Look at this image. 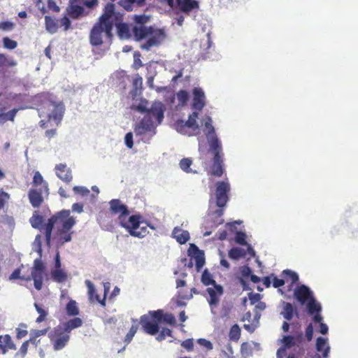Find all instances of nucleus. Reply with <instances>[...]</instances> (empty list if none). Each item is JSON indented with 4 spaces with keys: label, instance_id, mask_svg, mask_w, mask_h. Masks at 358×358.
<instances>
[{
    "label": "nucleus",
    "instance_id": "nucleus-14",
    "mask_svg": "<svg viewBox=\"0 0 358 358\" xmlns=\"http://www.w3.org/2000/svg\"><path fill=\"white\" fill-rule=\"evenodd\" d=\"M48 192H43L41 189L31 188L28 193L29 202L34 208H38L43 202L44 196H47Z\"/></svg>",
    "mask_w": 358,
    "mask_h": 358
},
{
    "label": "nucleus",
    "instance_id": "nucleus-53",
    "mask_svg": "<svg viewBox=\"0 0 358 358\" xmlns=\"http://www.w3.org/2000/svg\"><path fill=\"white\" fill-rule=\"evenodd\" d=\"M283 273L290 278L292 283H296L299 280V275L296 273L290 271V270H285Z\"/></svg>",
    "mask_w": 358,
    "mask_h": 358
},
{
    "label": "nucleus",
    "instance_id": "nucleus-5",
    "mask_svg": "<svg viewBox=\"0 0 358 358\" xmlns=\"http://www.w3.org/2000/svg\"><path fill=\"white\" fill-rule=\"evenodd\" d=\"M230 192L229 183L227 181H219L216 183L215 202L219 209L213 211L210 215L212 222L211 227H217L224 222L222 215L224 208L229 201V193Z\"/></svg>",
    "mask_w": 358,
    "mask_h": 358
},
{
    "label": "nucleus",
    "instance_id": "nucleus-64",
    "mask_svg": "<svg viewBox=\"0 0 358 358\" xmlns=\"http://www.w3.org/2000/svg\"><path fill=\"white\" fill-rule=\"evenodd\" d=\"M285 285V280L282 279H279L277 277L274 276L273 278V286L275 288H279Z\"/></svg>",
    "mask_w": 358,
    "mask_h": 358
},
{
    "label": "nucleus",
    "instance_id": "nucleus-33",
    "mask_svg": "<svg viewBox=\"0 0 358 358\" xmlns=\"http://www.w3.org/2000/svg\"><path fill=\"white\" fill-rule=\"evenodd\" d=\"M19 110V108H13L6 113H0V124H3L8 120L13 122Z\"/></svg>",
    "mask_w": 358,
    "mask_h": 358
},
{
    "label": "nucleus",
    "instance_id": "nucleus-55",
    "mask_svg": "<svg viewBox=\"0 0 358 358\" xmlns=\"http://www.w3.org/2000/svg\"><path fill=\"white\" fill-rule=\"evenodd\" d=\"M143 85V78L138 75H136L135 78L133 80V86L135 90H137L138 88L141 89Z\"/></svg>",
    "mask_w": 358,
    "mask_h": 358
},
{
    "label": "nucleus",
    "instance_id": "nucleus-57",
    "mask_svg": "<svg viewBox=\"0 0 358 358\" xmlns=\"http://www.w3.org/2000/svg\"><path fill=\"white\" fill-rule=\"evenodd\" d=\"M83 12V7L80 6H73L71 7V15L73 17H77Z\"/></svg>",
    "mask_w": 358,
    "mask_h": 358
},
{
    "label": "nucleus",
    "instance_id": "nucleus-11",
    "mask_svg": "<svg viewBox=\"0 0 358 358\" xmlns=\"http://www.w3.org/2000/svg\"><path fill=\"white\" fill-rule=\"evenodd\" d=\"M148 37L149 38L141 45V49L149 50L153 46L159 45L165 39L166 33L164 29L150 26Z\"/></svg>",
    "mask_w": 358,
    "mask_h": 358
},
{
    "label": "nucleus",
    "instance_id": "nucleus-59",
    "mask_svg": "<svg viewBox=\"0 0 358 358\" xmlns=\"http://www.w3.org/2000/svg\"><path fill=\"white\" fill-rule=\"evenodd\" d=\"M305 336L308 341H310L313 339V327L311 323L307 326L305 331Z\"/></svg>",
    "mask_w": 358,
    "mask_h": 358
},
{
    "label": "nucleus",
    "instance_id": "nucleus-39",
    "mask_svg": "<svg viewBox=\"0 0 358 358\" xmlns=\"http://www.w3.org/2000/svg\"><path fill=\"white\" fill-rule=\"evenodd\" d=\"M66 314L69 316L75 317L79 314V309L77 303L73 300H70L66 306Z\"/></svg>",
    "mask_w": 358,
    "mask_h": 358
},
{
    "label": "nucleus",
    "instance_id": "nucleus-54",
    "mask_svg": "<svg viewBox=\"0 0 358 358\" xmlns=\"http://www.w3.org/2000/svg\"><path fill=\"white\" fill-rule=\"evenodd\" d=\"M134 20L138 24V26H145V24L148 20V17L145 15H136Z\"/></svg>",
    "mask_w": 358,
    "mask_h": 358
},
{
    "label": "nucleus",
    "instance_id": "nucleus-19",
    "mask_svg": "<svg viewBox=\"0 0 358 358\" xmlns=\"http://www.w3.org/2000/svg\"><path fill=\"white\" fill-rule=\"evenodd\" d=\"M198 113L193 112L189 115V118L187 121L182 120H178L176 122L177 129L180 132H182L185 127L196 130L199 129V125L196 123V119L198 118Z\"/></svg>",
    "mask_w": 358,
    "mask_h": 358
},
{
    "label": "nucleus",
    "instance_id": "nucleus-18",
    "mask_svg": "<svg viewBox=\"0 0 358 358\" xmlns=\"http://www.w3.org/2000/svg\"><path fill=\"white\" fill-rule=\"evenodd\" d=\"M154 129L153 121L150 115L146 114L135 127L134 132L137 136H141Z\"/></svg>",
    "mask_w": 358,
    "mask_h": 358
},
{
    "label": "nucleus",
    "instance_id": "nucleus-30",
    "mask_svg": "<svg viewBox=\"0 0 358 358\" xmlns=\"http://www.w3.org/2000/svg\"><path fill=\"white\" fill-rule=\"evenodd\" d=\"M294 312L296 315H298V312L294 310V306L292 303L288 302H284L283 311L281 313V315L286 320H291L294 316Z\"/></svg>",
    "mask_w": 358,
    "mask_h": 358
},
{
    "label": "nucleus",
    "instance_id": "nucleus-50",
    "mask_svg": "<svg viewBox=\"0 0 358 358\" xmlns=\"http://www.w3.org/2000/svg\"><path fill=\"white\" fill-rule=\"evenodd\" d=\"M73 190L75 192V194H80L83 196H87L90 193V190L87 188L83 186H75L73 187Z\"/></svg>",
    "mask_w": 358,
    "mask_h": 358
},
{
    "label": "nucleus",
    "instance_id": "nucleus-38",
    "mask_svg": "<svg viewBox=\"0 0 358 358\" xmlns=\"http://www.w3.org/2000/svg\"><path fill=\"white\" fill-rule=\"evenodd\" d=\"M34 307L37 313L39 314V316L36 318V322L37 323H41L42 322L45 321L47 320V316L48 315V310L37 303H34Z\"/></svg>",
    "mask_w": 358,
    "mask_h": 358
},
{
    "label": "nucleus",
    "instance_id": "nucleus-35",
    "mask_svg": "<svg viewBox=\"0 0 358 358\" xmlns=\"http://www.w3.org/2000/svg\"><path fill=\"white\" fill-rule=\"evenodd\" d=\"M45 23L46 30L51 33L54 34L57 31L58 25L57 21L50 16H45Z\"/></svg>",
    "mask_w": 358,
    "mask_h": 358
},
{
    "label": "nucleus",
    "instance_id": "nucleus-15",
    "mask_svg": "<svg viewBox=\"0 0 358 358\" xmlns=\"http://www.w3.org/2000/svg\"><path fill=\"white\" fill-rule=\"evenodd\" d=\"M294 296L301 304H305L313 297L310 288L304 285L297 287L294 291Z\"/></svg>",
    "mask_w": 358,
    "mask_h": 358
},
{
    "label": "nucleus",
    "instance_id": "nucleus-9",
    "mask_svg": "<svg viewBox=\"0 0 358 358\" xmlns=\"http://www.w3.org/2000/svg\"><path fill=\"white\" fill-rule=\"evenodd\" d=\"M112 29L113 26L117 28V36L121 39H128L131 36L129 27L127 23L123 22V14L115 10V5L113 3V14H111Z\"/></svg>",
    "mask_w": 358,
    "mask_h": 358
},
{
    "label": "nucleus",
    "instance_id": "nucleus-4",
    "mask_svg": "<svg viewBox=\"0 0 358 358\" xmlns=\"http://www.w3.org/2000/svg\"><path fill=\"white\" fill-rule=\"evenodd\" d=\"M83 324L80 317H74L55 327L49 334L48 337L55 350L63 349L68 343L71 331L81 327Z\"/></svg>",
    "mask_w": 358,
    "mask_h": 358
},
{
    "label": "nucleus",
    "instance_id": "nucleus-25",
    "mask_svg": "<svg viewBox=\"0 0 358 358\" xmlns=\"http://www.w3.org/2000/svg\"><path fill=\"white\" fill-rule=\"evenodd\" d=\"M316 350L322 352L323 358H328L330 352V347L328 345L327 339L323 337H318L316 341Z\"/></svg>",
    "mask_w": 358,
    "mask_h": 358
},
{
    "label": "nucleus",
    "instance_id": "nucleus-29",
    "mask_svg": "<svg viewBox=\"0 0 358 358\" xmlns=\"http://www.w3.org/2000/svg\"><path fill=\"white\" fill-rule=\"evenodd\" d=\"M173 236L180 244H185L189 239V232L178 227L174 228Z\"/></svg>",
    "mask_w": 358,
    "mask_h": 358
},
{
    "label": "nucleus",
    "instance_id": "nucleus-40",
    "mask_svg": "<svg viewBox=\"0 0 358 358\" xmlns=\"http://www.w3.org/2000/svg\"><path fill=\"white\" fill-rule=\"evenodd\" d=\"M247 252L240 248H233L229 251V257L232 259H238L241 257H244Z\"/></svg>",
    "mask_w": 358,
    "mask_h": 358
},
{
    "label": "nucleus",
    "instance_id": "nucleus-36",
    "mask_svg": "<svg viewBox=\"0 0 358 358\" xmlns=\"http://www.w3.org/2000/svg\"><path fill=\"white\" fill-rule=\"evenodd\" d=\"M51 276L52 280L57 282H63L67 278L66 273L60 268H55L52 271Z\"/></svg>",
    "mask_w": 358,
    "mask_h": 358
},
{
    "label": "nucleus",
    "instance_id": "nucleus-27",
    "mask_svg": "<svg viewBox=\"0 0 358 358\" xmlns=\"http://www.w3.org/2000/svg\"><path fill=\"white\" fill-rule=\"evenodd\" d=\"M45 271H31V275L26 278L25 280H34V287L37 290H41L43 287V280Z\"/></svg>",
    "mask_w": 358,
    "mask_h": 358
},
{
    "label": "nucleus",
    "instance_id": "nucleus-17",
    "mask_svg": "<svg viewBox=\"0 0 358 358\" xmlns=\"http://www.w3.org/2000/svg\"><path fill=\"white\" fill-rule=\"evenodd\" d=\"M193 101L192 107L196 110H201L206 105V97L203 90L200 87H194L192 90Z\"/></svg>",
    "mask_w": 358,
    "mask_h": 358
},
{
    "label": "nucleus",
    "instance_id": "nucleus-22",
    "mask_svg": "<svg viewBox=\"0 0 358 358\" xmlns=\"http://www.w3.org/2000/svg\"><path fill=\"white\" fill-rule=\"evenodd\" d=\"M85 285L87 287L90 300L91 301H96L99 303L103 307H105L106 292L105 291L103 298L101 299L100 296L96 293V290L94 284L90 280H85Z\"/></svg>",
    "mask_w": 358,
    "mask_h": 358
},
{
    "label": "nucleus",
    "instance_id": "nucleus-42",
    "mask_svg": "<svg viewBox=\"0 0 358 358\" xmlns=\"http://www.w3.org/2000/svg\"><path fill=\"white\" fill-rule=\"evenodd\" d=\"M10 199V194L5 192L3 188L0 189V212L3 211L6 207Z\"/></svg>",
    "mask_w": 358,
    "mask_h": 358
},
{
    "label": "nucleus",
    "instance_id": "nucleus-47",
    "mask_svg": "<svg viewBox=\"0 0 358 358\" xmlns=\"http://www.w3.org/2000/svg\"><path fill=\"white\" fill-rule=\"evenodd\" d=\"M29 342H34V339L33 338H30L29 341H24L22 344V345H21V347L20 348V350L16 353L15 356L20 355L22 357H24L25 355L27 353V351H28V347H29Z\"/></svg>",
    "mask_w": 358,
    "mask_h": 358
},
{
    "label": "nucleus",
    "instance_id": "nucleus-62",
    "mask_svg": "<svg viewBox=\"0 0 358 358\" xmlns=\"http://www.w3.org/2000/svg\"><path fill=\"white\" fill-rule=\"evenodd\" d=\"M13 62H9L5 55L0 53V66H13Z\"/></svg>",
    "mask_w": 358,
    "mask_h": 358
},
{
    "label": "nucleus",
    "instance_id": "nucleus-46",
    "mask_svg": "<svg viewBox=\"0 0 358 358\" xmlns=\"http://www.w3.org/2000/svg\"><path fill=\"white\" fill-rule=\"evenodd\" d=\"M3 47L8 50H13L17 48V41L10 39L8 37H4L3 38Z\"/></svg>",
    "mask_w": 358,
    "mask_h": 358
},
{
    "label": "nucleus",
    "instance_id": "nucleus-31",
    "mask_svg": "<svg viewBox=\"0 0 358 358\" xmlns=\"http://www.w3.org/2000/svg\"><path fill=\"white\" fill-rule=\"evenodd\" d=\"M132 322L134 323L131 325L129 332L127 334L124 339V343H125V345H128L132 341L134 335L136 334L138 329L139 322H138V320L132 319Z\"/></svg>",
    "mask_w": 358,
    "mask_h": 358
},
{
    "label": "nucleus",
    "instance_id": "nucleus-32",
    "mask_svg": "<svg viewBox=\"0 0 358 358\" xmlns=\"http://www.w3.org/2000/svg\"><path fill=\"white\" fill-rule=\"evenodd\" d=\"M205 127L208 130L207 132L206 133V135L208 144L210 145V140H213L214 138L218 139L215 134L214 127L212 125L211 117H207V120L205 122Z\"/></svg>",
    "mask_w": 358,
    "mask_h": 358
},
{
    "label": "nucleus",
    "instance_id": "nucleus-16",
    "mask_svg": "<svg viewBox=\"0 0 358 358\" xmlns=\"http://www.w3.org/2000/svg\"><path fill=\"white\" fill-rule=\"evenodd\" d=\"M150 313L154 320L159 322H163L173 327L176 326V320L172 313H164L163 310L150 311Z\"/></svg>",
    "mask_w": 358,
    "mask_h": 358
},
{
    "label": "nucleus",
    "instance_id": "nucleus-52",
    "mask_svg": "<svg viewBox=\"0 0 358 358\" xmlns=\"http://www.w3.org/2000/svg\"><path fill=\"white\" fill-rule=\"evenodd\" d=\"M8 350H16V345L11 340V344H0V350L3 355H5Z\"/></svg>",
    "mask_w": 358,
    "mask_h": 358
},
{
    "label": "nucleus",
    "instance_id": "nucleus-10",
    "mask_svg": "<svg viewBox=\"0 0 358 358\" xmlns=\"http://www.w3.org/2000/svg\"><path fill=\"white\" fill-rule=\"evenodd\" d=\"M161 2H166L171 9H178L179 11L185 14L199 8V1L196 0H161Z\"/></svg>",
    "mask_w": 358,
    "mask_h": 358
},
{
    "label": "nucleus",
    "instance_id": "nucleus-2",
    "mask_svg": "<svg viewBox=\"0 0 358 358\" xmlns=\"http://www.w3.org/2000/svg\"><path fill=\"white\" fill-rule=\"evenodd\" d=\"M109 212L112 215H117L120 225L124 228L131 236L143 238L148 233L146 225L143 226L140 215H133L129 217L130 212L128 207L120 199H114L109 201Z\"/></svg>",
    "mask_w": 358,
    "mask_h": 358
},
{
    "label": "nucleus",
    "instance_id": "nucleus-3",
    "mask_svg": "<svg viewBox=\"0 0 358 358\" xmlns=\"http://www.w3.org/2000/svg\"><path fill=\"white\" fill-rule=\"evenodd\" d=\"M111 14L113 3H108L103 13L93 25L90 34V42L92 46H100L103 43V38L111 40L113 38Z\"/></svg>",
    "mask_w": 358,
    "mask_h": 358
},
{
    "label": "nucleus",
    "instance_id": "nucleus-58",
    "mask_svg": "<svg viewBox=\"0 0 358 358\" xmlns=\"http://www.w3.org/2000/svg\"><path fill=\"white\" fill-rule=\"evenodd\" d=\"M197 342L200 345L203 346L208 350H212L213 348L212 343L205 338H199Z\"/></svg>",
    "mask_w": 358,
    "mask_h": 358
},
{
    "label": "nucleus",
    "instance_id": "nucleus-13",
    "mask_svg": "<svg viewBox=\"0 0 358 358\" xmlns=\"http://www.w3.org/2000/svg\"><path fill=\"white\" fill-rule=\"evenodd\" d=\"M206 292L209 296L207 299L211 308H216L220 303V298L224 294V288L222 285L216 284L213 287H208Z\"/></svg>",
    "mask_w": 358,
    "mask_h": 358
},
{
    "label": "nucleus",
    "instance_id": "nucleus-23",
    "mask_svg": "<svg viewBox=\"0 0 358 358\" xmlns=\"http://www.w3.org/2000/svg\"><path fill=\"white\" fill-rule=\"evenodd\" d=\"M148 115L153 117L159 124L164 119V108L161 102L154 103L148 111Z\"/></svg>",
    "mask_w": 358,
    "mask_h": 358
},
{
    "label": "nucleus",
    "instance_id": "nucleus-37",
    "mask_svg": "<svg viewBox=\"0 0 358 358\" xmlns=\"http://www.w3.org/2000/svg\"><path fill=\"white\" fill-rule=\"evenodd\" d=\"M201 280V282L206 286H213L217 284L215 280L213 279V275L208 271V269H205L203 271Z\"/></svg>",
    "mask_w": 358,
    "mask_h": 358
},
{
    "label": "nucleus",
    "instance_id": "nucleus-20",
    "mask_svg": "<svg viewBox=\"0 0 358 358\" xmlns=\"http://www.w3.org/2000/svg\"><path fill=\"white\" fill-rule=\"evenodd\" d=\"M192 259H194L196 270L199 271L205 264L204 253L195 245L192 244L188 250Z\"/></svg>",
    "mask_w": 358,
    "mask_h": 358
},
{
    "label": "nucleus",
    "instance_id": "nucleus-34",
    "mask_svg": "<svg viewBox=\"0 0 358 358\" xmlns=\"http://www.w3.org/2000/svg\"><path fill=\"white\" fill-rule=\"evenodd\" d=\"M308 311L310 315H314L316 313H320L322 308L320 304L317 302L314 298V296L310 299L307 303Z\"/></svg>",
    "mask_w": 358,
    "mask_h": 358
},
{
    "label": "nucleus",
    "instance_id": "nucleus-63",
    "mask_svg": "<svg viewBox=\"0 0 358 358\" xmlns=\"http://www.w3.org/2000/svg\"><path fill=\"white\" fill-rule=\"evenodd\" d=\"M61 25L64 27V30H68L71 27V21L66 16L63 17L60 20Z\"/></svg>",
    "mask_w": 358,
    "mask_h": 358
},
{
    "label": "nucleus",
    "instance_id": "nucleus-8",
    "mask_svg": "<svg viewBox=\"0 0 358 358\" xmlns=\"http://www.w3.org/2000/svg\"><path fill=\"white\" fill-rule=\"evenodd\" d=\"M40 110V116L46 115L48 120H53L58 125L63 117L64 107L62 103L47 101L43 103Z\"/></svg>",
    "mask_w": 358,
    "mask_h": 358
},
{
    "label": "nucleus",
    "instance_id": "nucleus-61",
    "mask_svg": "<svg viewBox=\"0 0 358 358\" xmlns=\"http://www.w3.org/2000/svg\"><path fill=\"white\" fill-rule=\"evenodd\" d=\"M181 345L185 348L187 351H192L193 350L194 343L192 339H187L181 343Z\"/></svg>",
    "mask_w": 358,
    "mask_h": 358
},
{
    "label": "nucleus",
    "instance_id": "nucleus-26",
    "mask_svg": "<svg viewBox=\"0 0 358 358\" xmlns=\"http://www.w3.org/2000/svg\"><path fill=\"white\" fill-rule=\"evenodd\" d=\"M150 30V27L134 26L132 29V32L135 40L139 41L148 37Z\"/></svg>",
    "mask_w": 358,
    "mask_h": 358
},
{
    "label": "nucleus",
    "instance_id": "nucleus-48",
    "mask_svg": "<svg viewBox=\"0 0 358 358\" xmlns=\"http://www.w3.org/2000/svg\"><path fill=\"white\" fill-rule=\"evenodd\" d=\"M166 336L172 337V331L168 328H162L156 339L162 341L165 339Z\"/></svg>",
    "mask_w": 358,
    "mask_h": 358
},
{
    "label": "nucleus",
    "instance_id": "nucleus-44",
    "mask_svg": "<svg viewBox=\"0 0 358 358\" xmlns=\"http://www.w3.org/2000/svg\"><path fill=\"white\" fill-rule=\"evenodd\" d=\"M178 104L181 106H184L187 104L189 100V93L183 90L178 91L176 94Z\"/></svg>",
    "mask_w": 358,
    "mask_h": 358
},
{
    "label": "nucleus",
    "instance_id": "nucleus-24",
    "mask_svg": "<svg viewBox=\"0 0 358 358\" xmlns=\"http://www.w3.org/2000/svg\"><path fill=\"white\" fill-rule=\"evenodd\" d=\"M43 217L39 215L38 211H35L29 219V222L33 228L37 229L45 233V224H43Z\"/></svg>",
    "mask_w": 358,
    "mask_h": 358
},
{
    "label": "nucleus",
    "instance_id": "nucleus-60",
    "mask_svg": "<svg viewBox=\"0 0 358 358\" xmlns=\"http://www.w3.org/2000/svg\"><path fill=\"white\" fill-rule=\"evenodd\" d=\"M124 141H125L126 145L129 148H133L134 142H133V134L131 132H129L125 135Z\"/></svg>",
    "mask_w": 358,
    "mask_h": 358
},
{
    "label": "nucleus",
    "instance_id": "nucleus-21",
    "mask_svg": "<svg viewBox=\"0 0 358 358\" xmlns=\"http://www.w3.org/2000/svg\"><path fill=\"white\" fill-rule=\"evenodd\" d=\"M56 176L66 183H69L73 179L71 170L66 164H59L55 168Z\"/></svg>",
    "mask_w": 358,
    "mask_h": 358
},
{
    "label": "nucleus",
    "instance_id": "nucleus-56",
    "mask_svg": "<svg viewBox=\"0 0 358 358\" xmlns=\"http://www.w3.org/2000/svg\"><path fill=\"white\" fill-rule=\"evenodd\" d=\"M14 27L15 24L9 21H4L0 22V29L4 31L12 30L14 28Z\"/></svg>",
    "mask_w": 358,
    "mask_h": 358
},
{
    "label": "nucleus",
    "instance_id": "nucleus-43",
    "mask_svg": "<svg viewBox=\"0 0 358 358\" xmlns=\"http://www.w3.org/2000/svg\"><path fill=\"white\" fill-rule=\"evenodd\" d=\"M241 336V329L238 324H234L229 331V337L231 341L237 342Z\"/></svg>",
    "mask_w": 358,
    "mask_h": 358
},
{
    "label": "nucleus",
    "instance_id": "nucleus-6",
    "mask_svg": "<svg viewBox=\"0 0 358 358\" xmlns=\"http://www.w3.org/2000/svg\"><path fill=\"white\" fill-rule=\"evenodd\" d=\"M294 330L290 335H285L280 339L282 345L277 350L276 358H284L286 351L294 346L300 347L304 341L303 334L298 324H292Z\"/></svg>",
    "mask_w": 358,
    "mask_h": 358
},
{
    "label": "nucleus",
    "instance_id": "nucleus-28",
    "mask_svg": "<svg viewBox=\"0 0 358 358\" xmlns=\"http://www.w3.org/2000/svg\"><path fill=\"white\" fill-rule=\"evenodd\" d=\"M32 185L34 188L39 187L38 189H41L43 192H48L49 191L48 184L43 180L39 171L34 173Z\"/></svg>",
    "mask_w": 358,
    "mask_h": 358
},
{
    "label": "nucleus",
    "instance_id": "nucleus-7",
    "mask_svg": "<svg viewBox=\"0 0 358 358\" xmlns=\"http://www.w3.org/2000/svg\"><path fill=\"white\" fill-rule=\"evenodd\" d=\"M209 151L213 155L210 173L216 177H221L224 172L223 153L222 143L219 139L210 140Z\"/></svg>",
    "mask_w": 358,
    "mask_h": 358
},
{
    "label": "nucleus",
    "instance_id": "nucleus-49",
    "mask_svg": "<svg viewBox=\"0 0 358 358\" xmlns=\"http://www.w3.org/2000/svg\"><path fill=\"white\" fill-rule=\"evenodd\" d=\"M235 241L237 243L245 245H248V243L246 241V236L245 234L242 231H238L236 234L235 236Z\"/></svg>",
    "mask_w": 358,
    "mask_h": 358
},
{
    "label": "nucleus",
    "instance_id": "nucleus-51",
    "mask_svg": "<svg viewBox=\"0 0 358 358\" xmlns=\"http://www.w3.org/2000/svg\"><path fill=\"white\" fill-rule=\"evenodd\" d=\"M45 267L43 262L40 259L34 260L32 271H45Z\"/></svg>",
    "mask_w": 358,
    "mask_h": 358
},
{
    "label": "nucleus",
    "instance_id": "nucleus-1",
    "mask_svg": "<svg viewBox=\"0 0 358 358\" xmlns=\"http://www.w3.org/2000/svg\"><path fill=\"white\" fill-rule=\"evenodd\" d=\"M76 221L71 216L69 210H62L52 215L45 224V237L47 245L50 244L52 231L55 230L54 238L60 244L71 241V231Z\"/></svg>",
    "mask_w": 358,
    "mask_h": 358
},
{
    "label": "nucleus",
    "instance_id": "nucleus-12",
    "mask_svg": "<svg viewBox=\"0 0 358 358\" xmlns=\"http://www.w3.org/2000/svg\"><path fill=\"white\" fill-rule=\"evenodd\" d=\"M140 323L143 331L148 334L153 336L159 332V322L154 320L150 312L140 317Z\"/></svg>",
    "mask_w": 358,
    "mask_h": 358
},
{
    "label": "nucleus",
    "instance_id": "nucleus-41",
    "mask_svg": "<svg viewBox=\"0 0 358 358\" xmlns=\"http://www.w3.org/2000/svg\"><path fill=\"white\" fill-rule=\"evenodd\" d=\"M148 101L145 99H141L140 100L139 103L137 105L133 104L131 106V109L133 110L140 112L141 113H148V111L149 110L148 108Z\"/></svg>",
    "mask_w": 358,
    "mask_h": 358
},
{
    "label": "nucleus",
    "instance_id": "nucleus-45",
    "mask_svg": "<svg viewBox=\"0 0 358 358\" xmlns=\"http://www.w3.org/2000/svg\"><path fill=\"white\" fill-rule=\"evenodd\" d=\"M192 164V161L189 158H183L180 162V167L181 169L186 173H192L194 172L191 169L190 166Z\"/></svg>",
    "mask_w": 358,
    "mask_h": 358
}]
</instances>
